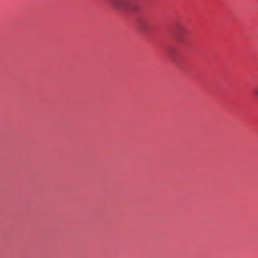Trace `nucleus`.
I'll return each mask as SVG.
<instances>
[{"mask_svg": "<svg viewBox=\"0 0 258 258\" xmlns=\"http://www.w3.org/2000/svg\"><path fill=\"white\" fill-rule=\"evenodd\" d=\"M110 4L116 9L124 10L130 7L129 0H111Z\"/></svg>", "mask_w": 258, "mask_h": 258, "instance_id": "nucleus-1", "label": "nucleus"}, {"mask_svg": "<svg viewBox=\"0 0 258 258\" xmlns=\"http://www.w3.org/2000/svg\"><path fill=\"white\" fill-rule=\"evenodd\" d=\"M254 94L256 98H258V89H256L254 91Z\"/></svg>", "mask_w": 258, "mask_h": 258, "instance_id": "nucleus-2", "label": "nucleus"}]
</instances>
